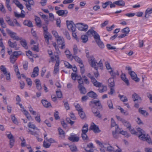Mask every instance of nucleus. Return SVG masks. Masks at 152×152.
<instances>
[{
	"label": "nucleus",
	"instance_id": "f257e3e1",
	"mask_svg": "<svg viewBox=\"0 0 152 152\" xmlns=\"http://www.w3.org/2000/svg\"><path fill=\"white\" fill-rule=\"evenodd\" d=\"M88 60L91 66L94 68L97 71L99 67H101L103 66V63L101 59L99 62L98 63L94 57L92 56L88 58Z\"/></svg>",
	"mask_w": 152,
	"mask_h": 152
},
{
	"label": "nucleus",
	"instance_id": "f03ea898",
	"mask_svg": "<svg viewBox=\"0 0 152 152\" xmlns=\"http://www.w3.org/2000/svg\"><path fill=\"white\" fill-rule=\"evenodd\" d=\"M67 26L68 29L71 31L72 32V35L73 37L75 39H77V36L76 33L75 32L76 30V26L74 24H73V22L72 21H66Z\"/></svg>",
	"mask_w": 152,
	"mask_h": 152
},
{
	"label": "nucleus",
	"instance_id": "7ed1b4c3",
	"mask_svg": "<svg viewBox=\"0 0 152 152\" xmlns=\"http://www.w3.org/2000/svg\"><path fill=\"white\" fill-rule=\"evenodd\" d=\"M126 69L128 71V73L129 74L132 80L137 82L139 81L140 79L137 78L135 73L132 70L131 67L130 66H126Z\"/></svg>",
	"mask_w": 152,
	"mask_h": 152
},
{
	"label": "nucleus",
	"instance_id": "20e7f679",
	"mask_svg": "<svg viewBox=\"0 0 152 152\" xmlns=\"http://www.w3.org/2000/svg\"><path fill=\"white\" fill-rule=\"evenodd\" d=\"M28 126L31 128L33 129L34 130H35L36 131H32L31 130L29 129L28 131L29 133H30V134L34 135H38V133L39 132V129L36 127L34 124H32L30 122L28 123Z\"/></svg>",
	"mask_w": 152,
	"mask_h": 152
},
{
	"label": "nucleus",
	"instance_id": "39448f33",
	"mask_svg": "<svg viewBox=\"0 0 152 152\" xmlns=\"http://www.w3.org/2000/svg\"><path fill=\"white\" fill-rule=\"evenodd\" d=\"M6 31L7 34L9 35L10 37L12 38L13 39L16 40L17 41L21 40L22 39L21 38H19L18 36H17L16 33L12 31L8 28H7L6 29Z\"/></svg>",
	"mask_w": 152,
	"mask_h": 152
},
{
	"label": "nucleus",
	"instance_id": "423d86ee",
	"mask_svg": "<svg viewBox=\"0 0 152 152\" xmlns=\"http://www.w3.org/2000/svg\"><path fill=\"white\" fill-rule=\"evenodd\" d=\"M137 131L140 134L138 136L139 138L141 140L145 141L147 137L145 136V132L140 128H137Z\"/></svg>",
	"mask_w": 152,
	"mask_h": 152
},
{
	"label": "nucleus",
	"instance_id": "0eeeda50",
	"mask_svg": "<svg viewBox=\"0 0 152 152\" xmlns=\"http://www.w3.org/2000/svg\"><path fill=\"white\" fill-rule=\"evenodd\" d=\"M77 27L80 31H87L88 26L86 24L83 23H77L76 24Z\"/></svg>",
	"mask_w": 152,
	"mask_h": 152
},
{
	"label": "nucleus",
	"instance_id": "6e6552de",
	"mask_svg": "<svg viewBox=\"0 0 152 152\" xmlns=\"http://www.w3.org/2000/svg\"><path fill=\"white\" fill-rule=\"evenodd\" d=\"M55 57L57 59L56 60V63L55 64L53 73L54 74L56 75L58 72L59 71V60L58 59L59 57L58 55H56Z\"/></svg>",
	"mask_w": 152,
	"mask_h": 152
},
{
	"label": "nucleus",
	"instance_id": "1a4fd4ad",
	"mask_svg": "<svg viewBox=\"0 0 152 152\" xmlns=\"http://www.w3.org/2000/svg\"><path fill=\"white\" fill-rule=\"evenodd\" d=\"M93 104H94L99 109L102 107V106L99 100H92L90 102L89 105L91 107H93Z\"/></svg>",
	"mask_w": 152,
	"mask_h": 152
},
{
	"label": "nucleus",
	"instance_id": "9d476101",
	"mask_svg": "<svg viewBox=\"0 0 152 152\" xmlns=\"http://www.w3.org/2000/svg\"><path fill=\"white\" fill-rule=\"evenodd\" d=\"M43 35L45 39V40L47 44L49 45V40H51L52 39V36L49 33H47L46 34H43Z\"/></svg>",
	"mask_w": 152,
	"mask_h": 152
},
{
	"label": "nucleus",
	"instance_id": "9b49d317",
	"mask_svg": "<svg viewBox=\"0 0 152 152\" xmlns=\"http://www.w3.org/2000/svg\"><path fill=\"white\" fill-rule=\"evenodd\" d=\"M68 139L72 142H77L79 141V138L76 134H74L69 137Z\"/></svg>",
	"mask_w": 152,
	"mask_h": 152
},
{
	"label": "nucleus",
	"instance_id": "f8f14e48",
	"mask_svg": "<svg viewBox=\"0 0 152 152\" xmlns=\"http://www.w3.org/2000/svg\"><path fill=\"white\" fill-rule=\"evenodd\" d=\"M90 129L91 130H93L94 132L95 133H99L101 131L99 129L98 127L94 123L91 125Z\"/></svg>",
	"mask_w": 152,
	"mask_h": 152
},
{
	"label": "nucleus",
	"instance_id": "ddd939ff",
	"mask_svg": "<svg viewBox=\"0 0 152 152\" xmlns=\"http://www.w3.org/2000/svg\"><path fill=\"white\" fill-rule=\"evenodd\" d=\"M132 98L133 101L135 102L136 101H138L139 103H140L142 101V99L137 94L134 93L132 95Z\"/></svg>",
	"mask_w": 152,
	"mask_h": 152
},
{
	"label": "nucleus",
	"instance_id": "4468645a",
	"mask_svg": "<svg viewBox=\"0 0 152 152\" xmlns=\"http://www.w3.org/2000/svg\"><path fill=\"white\" fill-rule=\"evenodd\" d=\"M121 77L122 80L125 83L127 86H129V81L127 78L126 74L122 73L121 75Z\"/></svg>",
	"mask_w": 152,
	"mask_h": 152
},
{
	"label": "nucleus",
	"instance_id": "2eb2a0df",
	"mask_svg": "<svg viewBox=\"0 0 152 152\" xmlns=\"http://www.w3.org/2000/svg\"><path fill=\"white\" fill-rule=\"evenodd\" d=\"M39 68L38 66L35 67L33 71L32 74L31 75L32 77H35L37 76L38 75Z\"/></svg>",
	"mask_w": 152,
	"mask_h": 152
},
{
	"label": "nucleus",
	"instance_id": "dca6fc26",
	"mask_svg": "<svg viewBox=\"0 0 152 152\" xmlns=\"http://www.w3.org/2000/svg\"><path fill=\"white\" fill-rule=\"evenodd\" d=\"M56 13L59 16H66L67 15L68 13V11L66 10H59L56 12Z\"/></svg>",
	"mask_w": 152,
	"mask_h": 152
},
{
	"label": "nucleus",
	"instance_id": "f3484780",
	"mask_svg": "<svg viewBox=\"0 0 152 152\" xmlns=\"http://www.w3.org/2000/svg\"><path fill=\"white\" fill-rule=\"evenodd\" d=\"M71 76L72 79L74 80H76V78L77 81L82 79V77L80 75H78L76 73H72L71 74Z\"/></svg>",
	"mask_w": 152,
	"mask_h": 152
},
{
	"label": "nucleus",
	"instance_id": "a211bd4d",
	"mask_svg": "<svg viewBox=\"0 0 152 152\" xmlns=\"http://www.w3.org/2000/svg\"><path fill=\"white\" fill-rule=\"evenodd\" d=\"M87 95L89 97L92 98H95L97 96V94L95 92L92 91H91L88 93Z\"/></svg>",
	"mask_w": 152,
	"mask_h": 152
},
{
	"label": "nucleus",
	"instance_id": "6ab92c4d",
	"mask_svg": "<svg viewBox=\"0 0 152 152\" xmlns=\"http://www.w3.org/2000/svg\"><path fill=\"white\" fill-rule=\"evenodd\" d=\"M9 46L11 48H15L16 50H18L17 48V44L16 42H12L10 40H9L8 42Z\"/></svg>",
	"mask_w": 152,
	"mask_h": 152
},
{
	"label": "nucleus",
	"instance_id": "aec40b11",
	"mask_svg": "<svg viewBox=\"0 0 152 152\" xmlns=\"http://www.w3.org/2000/svg\"><path fill=\"white\" fill-rule=\"evenodd\" d=\"M35 20L37 26L39 27H41L42 26V24L40 18L39 17H36L35 19Z\"/></svg>",
	"mask_w": 152,
	"mask_h": 152
},
{
	"label": "nucleus",
	"instance_id": "412c9836",
	"mask_svg": "<svg viewBox=\"0 0 152 152\" xmlns=\"http://www.w3.org/2000/svg\"><path fill=\"white\" fill-rule=\"evenodd\" d=\"M56 40L58 44L59 45H61V44L65 42L64 38L60 36L56 38Z\"/></svg>",
	"mask_w": 152,
	"mask_h": 152
},
{
	"label": "nucleus",
	"instance_id": "4be33fe9",
	"mask_svg": "<svg viewBox=\"0 0 152 152\" xmlns=\"http://www.w3.org/2000/svg\"><path fill=\"white\" fill-rule=\"evenodd\" d=\"M108 86L110 88L113 87L115 86V83L113 78H111L108 79Z\"/></svg>",
	"mask_w": 152,
	"mask_h": 152
},
{
	"label": "nucleus",
	"instance_id": "5701e85b",
	"mask_svg": "<svg viewBox=\"0 0 152 152\" xmlns=\"http://www.w3.org/2000/svg\"><path fill=\"white\" fill-rule=\"evenodd\" d=\"M139 112L144 116H147L148 115V113L145 110H142V108H140L138 110Z\"/></svg>",
	"mask_w": 152,
	"mask_h": 152
},
{
	"label": "nucleus",
	"instance_id": "b1692460",
	"mask_svg": "<svg viewBox=\"0 0 152 152\" xmlns=\"http://www.w3.org/2000/svg\"><path fill=\"white\" fill-rule=\"evenodd\" d=\"M122 123L125 126L127 127V128L129 130H130L131 125L128 121L124 119Z\"/></svg>",
	"mask_w": 152,
	"mask_h": 152
},
{
	"label": "nucleus",
	"instance_id": "393cba45",
	"mask_svg": "<svg viewBox=\"0 0 152 152\" xmlns=\"http://www.w3.org/2000/svg\"><path fill=\"white\" fill-rule=\"evenodd\" d=\"M114 3L118 6L122 7L124 6L125 4V2L123 0H118L115 1Z\"/></svg>",
	"mask_w": 152,
	"mask_h": 152
},
{
	"label": "nucleus",
	"instance_id": "a878e982",
	"mask_svg": "<svg viewBox=\"0 0 152 152\" xmlns=\"http://www.w3.org/2000/svg\"><path fill=\"white\" fill-rule=\"evenodd\" d=\"M78 88H79L80 91V93L81 94H85L86 92V88L84 87L83 86H77Z\"/></svg>",
	"mask_w": 152,
	"mask_h": 152
},
{
	"label": "nucleus",
	"instance_id": "bb28decb",
	"mask_svg": "<svg viewBox=\"0 0 152 152\" xmlns=\"http://www.w3.org/2000/svg\"><path fill=\"white\" fill-rule=\"evenodd\" d=\"M23 24L24 25L30 27L33 26L32 22L29 20H25L23 22Z\"/></svg>",
	"mask_w": 152,
	"mask_h": 152
},
{
	"label": "nucleus",
	"instance_id": "cd10ccee",
	"mask_svg": "<svg viewBox=\"0 0 152 152\" xmlns=\"http://www.w3.org/2000/svg\"><path fill=\"white\" fill-rule=\"evenodd\" d=\"M91 82L94 84V86L96 87H100L102 86V83L98 82L95 79Z\"/></svg>",
	"mask_w": 152,
	"mask_h": 152
},
{
	"label": "nucleus",
	"instance_id": "c85d7f7f",
	"mask_svg": "<svg viewBox=\"0 0 152 152\" xmlns=\"http://www.w3.org/2000/svg\"><path fill=\"white\" fill-rule=\"evenodd\" d=\"M42 103L43 106L46 107H48L51 105L50 102L45 100H42Z\"/></svg>",
	"mask_w": 152,
	"mask_h": 152
},
{
	"label": "nucleus",
	"instance_id": "c756f323",
	"mask_svg": "<svg viewBox=\"0 0 152 152\" xmlns=\"http://www.w3.org/2000/svg\"><path fill=\"white\" fill-rule=\"evenodd\" d=\"M73 58L75 59V61L78 62L80 64H83L82 61L77 56H72L71 59H72Z\"/></svg>",
	"mask_w": 152,
	"mask_h": 152
},
{
	"label": "nucleus",
	"instance_id": "7c9ffc66",
	"mask_svg": "<svg viewBox=\"0 0 152 152\" xmlns=\"http://www.w3.org/2000/svg\"><path fill=\"white\" fill-rule=\"evenodd\" d=\"M13 67L14 68V70L16 73V75L17 76H19L18 77V79L20 78H21V77L20 76V74L19 72L18 66L16 65H14L13 66Z\"/></svg>",
	"mask_w": 152,
	"mask_h": 152
},
{
	"label": "nucleus",
	"instance_id": "2f4dec72",
	"mask_svg": "<svg viewBox=\"0 0 152 152\" xmlns=\"http://www.w3.org/2000/svg\"><path fill=\"white\" fill-rule=\"evenodd\" d=\"M35 83L37 89L38 90H40L42 88V87L41 85L40 80L38 79H36L35 80Z\"/></svg>",
	"mask_w": 152,
	"mask_h": 152
},
{
	"label": "nucleus",
	"instance_id": "473e14b6",
	"mask_svg": "<svg viewBox=\"0 0 152 152\" xmlns=\"http://www.w3.org/2000/svg\"><path fill=\"white\" fill-rule=\"evenodd\" d=\"M96 42L99 46L101 48H103L104 47V45L103 42L101 41L100 39L96 40Z\"/></svg>",
	"mask_w": 152,
	"mask_h": 152
},
{
	"label": "nucleus",
	"instance_id": "72a5a7b5",
	"mask_svg": "<svg viewBox=\"0 0 152 152\" xmlns=\"http://www.w3.org/2000/svg\"><path fill=\"white\" fill-rule=\"evenodd\" d=\"M64 53L67 58L71 59L72 56L69 50L66 49Z\"/></svg>",
	"mask_w": 152,
	"mask_h": 152
},
{
	"label": "nucleus",
	"instance_id": "f704fd0d",
	"mask_svg": "<svg viewBox=\"0 0 152 152\" xmlns=\"http://www.w3.org/2000/svg\"><path fill=\"white\" fill-rule=\"evenodd\" d=\"M88 131V125L85 124L82 127V132L87 133Z\"/></svg>",
	"mask_w": 152,
	"mask_h": 152
},
{
	"label": "nucleus",
	"instance_id": "c9c22d12",
	"mask_svg": "<svg viewBox=\"0 0 152 152\" xmlns=\"http://www.w3.org/2000/svg\"><path fill=\"white\" fill-rule=\"evenodd\" d=\"M118 97L120 98L121 100L124 102H126L128 101L127 98L124 95H121L119 94L118 96Z\"/></svg>",
	"mask_w": 152,
	"mask_h": 152
},
{
	"label": "nucleus",
	"instance_id": "e433bc0d",
	"mask_svg": "<svg viewBox=\"0 0 152 152\" xmlns=\"http://www.w3.org/2000/svg\"><path fill=\"white\" fill-rule=\"evenodd\" d=\"M118 109L120 110L121 112L123 114L125 115H129L128 112L125 111L123 108L121 107L120 106L119 107Z\"/></svg>",
	"mask_w": 152,
	"mask_h": 152
},
{
	"label": "nucleus",
	"instance_id": "4c0bfd02",
	"mask_svg": "<svg viewBox=\"0 0 152 152\" xmlns=\"http://www.w3.org/2000/svg\"><path fill=\"white\" fill-rule=\"evenodd\" d=\"M20 44L25 48L27 49L28 48V46L26 40L23 39L20 42Z\"/></svg>",
	"mask_w": 152,
	"mask_h": 152
},
{
	"label": "nucleus",
	"instance_id": "58836bf2",
	"mask_svg": "<svg viewBox=\"0 0 152 152\" xmlns=\"http://www.w3.org/2000/svg\"><path fill=\"white\" fill-rule=\"evenodd\" d=\"M79 115L80 116V118L82 119H85V118H86V115L85 114V113L83 111V110H82L80 111L79 112Z\"/></svg>",
	"mask_w": 152,
	"mask_h": 152
},
{
	"label": "nucleus",
	"instance_id": "ea45409f",
	"mask_svg": "<svg viewBox=\"0 0 152 152\" xmlns=\"http://www.w3.org/2000/svg\"><path fill=\"white\" fill-rule=\"evenodd\" d=\"M17 57H16L14 56H13V55H11L10 57V62L13 63L14 64L15 61H16V60H17Z\"/></svg>",
	"mask_w": 152,
	"mask_h": 152
},
{
	"label": "nucleus",
	"instance_id": "a19ab883",
	"mask_svg": "<svg viewBox=\"0 0 152 152\" xmlns=\"http://www.w3.org/2000/svg\"><path fill=\"white\" fill-rule=\"evenodd\" d=\"M81 39L83 43H85L88 40V37L86 35H82L81 37Z\"/></svg>",
	"mask_w": 152,
	"mask_h": 152
},
{
	"label": "nucleus",
	"instance_id": "79ce46f5",
	"mask_svg": "<svg viewBox=\"0 0 152 152\" xmlns=\"http://www.w3.org/2000/svg\"><path fill=\"white\" fill-rule=\"evenodd\" d=\"M86 133L82 132L81 134V137L84 140H88V137L86 134Z\"/></svg>",
	"mask_w": 152,
	"mask_h": 152
},
{
	"label": "nucleus",
	"instance_id": "37998d69",
	"mask_svg": "<svg viewBox=\"0 0 152 152\" xmlns=\"http://www.w3.org/2000/svg\"><path fill=\"white\" fill-rule=\"evenodd\" d=\"M6 77V79L7 80L10 81L11 79L10 74L9 72H8L4 73Z\"/></svg>",
	"mask_w": 152,
	"mask_h": 152
},
{
	"label": "nucleus",
	"instance_id": "c03bdc74",
	"mask_svg": "<svg viewBox=\"0 0 152 152\" xmlns=\"http://www.w3.org/2000/svg\"><path fill=\"white\" fill-rule=\"evenodd\" d=\"M0 24L3 28H5L6 27V25L4 23V19L2 18H0Z\"/></svg>",
	"mask_w": 152,
	"mask_h": 152
},
{
	"label": "nucleus",
	"instance_id": "a18cd8bd",
	"mask_svg": "<svg viewBox=\"0 0 152 152\" xmlns=\"http://www.w3.org/2000/svg\"><path fill=\"white\" fill-rule=\"evenodd\" d=\"M129 28L128 27H126L123 29L121 30V31L122 33H124V34H126V35L129 34Z\"/></svg>",
	"mask_w": 152,
	"mask_h": 152
},
{
	"label": "nucleus",
	"instance_id": "49530a36",
	"mask_svg": "<svg viewBox=\"0 0 152 152\" xmlns=\"http://www.w3.org/2000/svg\"><path fill=\"white\" fill-rule=\"evenodd\" d=\"M63 34L66 36V38L69 40H70L71 37L69 32L66 30L64 31L63 32Z\"/></svg>",
	"mask_w": 152,
	"mask_h": 152
},
{
	"label": "nucleus",
	"instance_id": "de8ad7c7",
	"mask_svg": "<svg viewBox=\"0 0 152 152\" xmlns=\"http://www.w3.org/2000/svg\"><path fill=\"white\" fill-rule=\"evenodd\" d=\"M69 147L71 151L72 152H75L77 150V148L75 145H70Z\"/></svg>",
	"mask_w": 152,
	"mask_h": 152
},
{
	"label": "nucleus",
	"instance_id": "09e8293b",
	"mask_svg": "<svg viewBox=\"0 0 152 152\" xmlns=\"http://www.w3.org/2000/svg\"><path fill=\"white\" fill-rule=\"evenodd\" d=\"M95 32L94 30L91 29L88 30L87 32V34L89 36L92 35L93 36Z\"/></svg>",
	"mask_w": 152,
	"mask_h": 152
},
{
	"label": "nucleus",
	"instance_id": "8fccbe9b",
	"mask_svg": "<svg viewBox=\"0 0 152 152\" xmlns=\"http://www.w3.org/2000/svg\"><path fill=\"white\" fill-rule=\"evenodd\" d=\"M78 49L77 46L74 45L73 46V51L74 55H77L78 53Z\"/></svg>",
	"mask_w": 152,
	"mask_h": 152
},
{
	"label": "nucleus",
	"instance_id": "3c124183",
	"mask_svg": "<svg viewBox=\"0 0 152 152\" xmlns=\"http://www.w3.org/2000/svg\"><path fill=\"white\" fill-rule=\"evenodd\" d=\"M12 120L13 122L15 124H18V122L16 119L15 116L14 115H11Z\"/></svg>",
	"mask_w": 152,
	"mask_h": 152
},
{
	"label": "nucleus",
	"instance_id": "603ef678",
	"mask_svg": "<svg viewBox=\"0 0 152 152\" xmlns=\"http://www.w3.org/2000/svg\"><path fill=\"white\" fill-rule=\"evenodd\" d=\"M92 112L94 114V115L96 117H97L99 118H100L101 117L102 115L100 114V113L99 111H96L95 112H94L93 111V110H92Z\"/></svg>",
	"mask_w": 152,
	"mask_h": 152
},
{
	"label": "nucleus",
	"instance_id": "864d4df0",
	"mask_svg": "<svg viewBox=\"0 0 152 152\" xmlns=\"http://www.w3.org/2000/svg\"><path fill=\"white\" fill-rule=\"evenodd\" d=\"M58 130L59 132V134L62 135L63 137H64V132L61 129L58 128Z\"/></svg>",
	"mask_w": 152,
	"mask_h": 152
},
{
	"label": "nucleus",
	"instance_id": "5fc2aeb1",
	"mask_svg": "<svg viewBox=\"0 0 152 152\" xmlns=\"http://www.w3.org/2000/svg\"><path fill=\"white\" fill-rule=\"evenodd\" d=\"M93 36H94V38L96 40L100 39V36L96 31L95 32Z\"/></svg>",
	"mask_w": 152,
	"mask_h": 152
},
{
	"label": "nucleus",
	"instance_id": "6e6d98bb",
	"mask_svg": "<svg viewBox=\"0 0 152 152\" xmlns=\"http://www.w3.org/2000/svg\"><path fill=\"white\" fill-rule=\"evenodd\" d=\"M112 134L113 137L117 139L118 137L119 134L117 133L116 130L112 132Z\"/></svg>",
	"mask_w": 152,
	"mask_h": 152
},
{
	"label": "nucleus",
	"instance_id": "4d7b16f0",
	"mask_svg": "<svg viewBox=\"0 0 152 152\" xmlns=\"http://www.w3.org/2000/svg\"><path fill=\"white\" fill-rule=\"evenodd\" d=\"M50 144L47 142L45 140L44 141L43 143V146L45 148H48L50 146Z\"/></svg>",
	"mask_w": 152,
	"mask_h": 152
},
{
	"label": "nucleus",
	"instance_id": "13d9d810",
	"mask_svg": "<svg viewBox=\"0 0 152 152\" xmlns=\"http://www.w3.org/2000/svg\"><path fill=\"white\" fill-rule=\"evenodd\" d=\"M110 73L111 75L113 77V78L114 77H115L116 75H119L118 72H117V73L113 72L112 70L110 71Z\"/></svg>",
	"mask_w": 152,
	"mask_h": 152
},
{
	"label": "nucleus",
	"instance_id": "bf43d9fd",
	"mask_svg": "<svg viewBox=\"0 0 152 152\" xmlns=\"http://www.w3.org/2000/svg\"><path fill=\"white\" fill-rule=\"evenodd\" d=\"M0 10L4 13H6V10L3 5L1 4H0Z\"/></svg>",
	"mask_w": 152,
	"mask_h": 152
},
{
	"label": "nucleus",
	"instance_id": "052dcab7",
	"mask_svg": "<svg viewBox=\"0 0 152 152\" xmlns=\"http://www.w3.org/2000/svg\"><path fill=\"white\" fill-rule=\"evenodd\" d=\"M147 97L149 99L150 102L151 103H152V95L150 93L148 92L146 94Z\"/></svg>",
	"mask_w": 152,
	"mask_h": 152
},
{
	"label": "nucleus",
	"instance_id": "680f3d73",
	"mask_svg": "<svg viewBox=\"0 0 152 152\" xmlns=\"http://www.w3.org/2000/svg\"><path fill=\"white\" fill-rule=\"evenodd\" d=\"M107 90V87L105 86H102V89H99V91L100 93H102L106 91Z\"/></svg>",
	"mask_w": 152,
	"mask_h": 152
},
{
	"label": "nucleus",
	"instance_id": "e2e57ef3",
	"mask_svg": "<svg viewBox=\"0 0 152 152\" xmlns=\"http://www.w3.org/2000/svg\"><path fill=\"white\" fill-rule=\"evenodd\" d=\"M0 69L1 71L3 72L4 74L8 72L6 68L3 65H1V66Z\"/></svg>",
	"mask_w": 152,
	"mask_h": 152
},
{
	"label": "nucleus",
	"instance_id": "0e129e2a",
	"mask_svg": "<svg viewBox=\"0 0 152 152\" xmlns=\"http://www.w3.org/2000/svg\"><path fill=\"white\" fill-rule=\"evenodd\" d=\"M28 108L29 111L33 115H35L36 114V112L35 111H33V108L31 107V106H29Z\"/></svg>",
	"mask_w": 152,
	"mask_h": 152
},
{
	"label": "nucleus",
	"instance_id": "69168bd1",
	"mask_svg": "<svg viewBox=\"0 0 152 152\" xmlns=\"http://www.w3.org/2000/svg\"><path fill=\"white\" fill-rule=\"evenodd\" d=\"M64 64L65 66L67 68L69 69H71L72 68V66L70 65L69 63L66 61H65L64 62Z\"/></svg>",
	"mask_w": 152,
	"mask_h": 152
},
{
	"label": "nucleus",
	"instance_id": "338daca9",
	"mask_svg": "<svg viewBox=\"0 0 152 152\" xmlns=\"http://www.w3.org/2000/svg\"><path fill=\"white\" fill-rule=\"evenodd\" d=\"M52 33L56 39L58 37L60 36L58 35V34L57 32L55 31H52Z\"/></svg>",
	"mask_w": 152,
	"mask_h": 152
},
{
	"label": "nucleus",
	"instance_id": "774afa93",
	"mask_svg": "<svg viewBox=\"0 0 152 152\" xmlns=\"http://www.w3.org/2000/svg\"><path fill=\"white\" fill-rule=\"evenodd\" d=\"M75 107L76 109V110L79 112L82 110H83L82 108L80 107V105L78 104H77L76 105H75Z\"/></svg>",
	"mask_w": 152,
	"mask_h": 152
}]
</instances>
